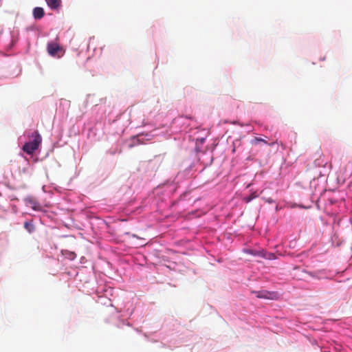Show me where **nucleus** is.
<instances>
[{
	"instance_id": "9d476101",
	"label": "nucleus",
	"mask_w": 352,
	"mask_h": 352,
	"mask_svg": "<svg viewBox=\"0 0 352 352\" xmlns=\"http://www.w3.org/2000/svg\"><path fill=\"white\" fill-rule=\"evenodd\" d=\"M256 197V195L254 193H253L250 196L245 197V200L246 202H250V201H252Z\"/></svg>"
},
{
	"instance_id": "7ed1b4c3",
	"label": "nucleus",
	"mask_w": 352,
	"mask_h": 352,
	"mask_svg": "<svg viewBox=\"0 0 352 352\" xmlns=\"http://www.w3.org/2000/svg\"><path fill=\"white\" fill-rule=\"evenodd\" d=\"M25 203L30 206L34 210H36L39 208L40 206L38 202L32 197H28L25 199Z\"/></svg>"
},
{
	"instance_id": "9b49d317",
	"label": "nucleus",
	"mask_w": 352,
	"mask_h": 352,
	"mask_svg": "<svg viewBox=\"0 0 352 352\" xmlns=\"http://www.w3.org/2000/svg\"><path fill=\"white\" fill-rule=\"evenodd\" d=\"M254 142H264L265 144H267V142L265 140H263L262 138H255Z\"/></svg>"
},
{
	"instance_id": "423d86ee",
	"label": "nucleus",
	"mask_w": 352,
	"mask_h": 352,
	"mask_svg": "<svg viewBox=\"0 0 352 352\" xmlns=\"http://www.w3.org/2000/svg\"><path fill=\"white\" fill-rule=\"evenodd\" d=\"M47 6L51 9H57L60 5V0H45Z\"/></svg>"
},
{
	"instance_id": "f257e3e1",
	"label": "nucleus",
	"mask_w": 352,
	"mask_h": 352,
	"mask_svg": "<svg viewBox=\"0 0 352 352\" xmlns=\"http://www.w3.org/2000/svg\"><path fill=\"white\" fill-rule=\"evenodd\" d=\"M32 138H33V140L26 142L23 146V151L28 155L33 154L38 148L42 142V138L37 131L32 133Z\"/></svg>"
},
{
	"instance_id": "ddd939ff",
	"label": "nucleus",
	"mask_w": 352,
	"mask_h": 352,
	"mask_svg": "<svg viewBox=\"0 0 352 352\" xmlns=\"http://www.w3.org/2000/svg\"><path fill=\"white\" fill-rule=\"evenodd\" d=\"M265 201L269 204H272L274 201L272 198L265 199Z\"/></svg>"
},
{
	"instance_id": "f03ea898",
	"label": "nucleus",
	"mask_w": 352,
	"mask_h": 352,
	"mask_svg": "<svg viewBox=\"0 0 352 352\" xmlns=\"http://www.w3.org/2000/svg\"><path fill=\"white\" fill-rule=\"evenodd\" d=\"M47 50L48 54L52 56L60 57L63 55L65 51L64 50L56 43H49L47 46Z\"/></svg>"
},
{
	"instance_id": "dca6fc26",
	"label": "nucleus",
	"mask_w": 352,
	"mask_h": 352,
	"mask_svg": "<svg viewBox=\"0 0 352 352\" xmlns=\"http://www.w3.org/2000/svg\"><path fill=\"white\" fill-rule=\"evenodd\" d=\"M232 152L234 153L235 152V147L233 148L232 149Z\"/></svg>"
},
{
	"instance_id": "4468645a",
	"label": "nucleus",
	"mask_w": 352,
	"mask_h": 352,
	"mask_svg": "<svg viewBox=\"0 0 352 352\" xmlns=\"http://www.w3.org/2000/svg\"><path fill=\"white\" fill-rule=\"evenodd\" d=\"M274 144H275V142H272V143H270V144H269L270 146H273Z\"/></svg>"
},
{
	"instance_id": "6e6552de",
	"label": "nucleus",
	"mask_w": 352,
	"mask_h": 352,
	"mask_svg": "<svg viewBox=\"0 0 352 352\" xmlns=\"http://www.w3.org/2000/svg\"><path fill=\"white\" fill-rule=\"evenodd\" d=\"M24 227L29 232H32L34 230L33 225L28 221L24 223Z\"/></svg>"
},
{
	"instance_id": "2eb2a0df",
	"label": "nucleus",
	"mask_w": 352,
	"mask_h": 352,
	"mask_svg": "<svg viewBox=\"0 0 352 352\" xmlns=\"http://www.w3.org/2000/svg\"><path fill=\"white\" fill-rule=\"evenodd\" d=\"M326 59L325 56H324L321 60H324Z\"/></svg>"
},
{
	"instance_id": "1a4fd4ad",
	"label": "nucleus",
	"mask_w": 352,
	"mask_h": 352,
	"mask_svg": "<svg viewBox=\"0 0 352 352\" xmlns=\"http://www.w3.org/2000/svg\"><path fill=\"white\" fill-rule=\"evenodd\" d=\"M65 255L71 260H73L76 258V254L72 252L66 251Z\"/></svg>"
},
{
	"instance_id": "39448f33",
	"label": "nucleus",
	"mask_w": 352,
	"mask_h": 352,
	"mask_svg": "<svg viewBox=\"0 0 352 352\" xmlns=\"http://www.w3.org/2000/svg\"><path fill=\"white\" fill-rule=\"evenodd\" d=\"M257 298H271L272 294L267 291L254 292Z\"/></svg>"
},
{
	"instance_id": "0eeeda50",
	"label": "nucleus",
	"mask_w": 352,
	"mask_h": 352,
	"mask_svg": "<svg viewBox=\"0 0 352 352\" xmlns=\"http://www.w3.org/2000/svg\"><path fill=\"white\" fill-rule=\"evenodd\" d=\"M258 254L265 258L270 259V260L276 258L275 254L273 253H263V252H260L258 253Z\"/></svg>"
},
{
	"instance_id": "20e7f679",
	"label": "nucleus",
	"mask_w": 352,
	"mask_h": 352,
	"mask_svg": "<svg viewBox=\"0 0 352 352\" xmlns=\"http://www.w3.org/2000/svg\"><path fill=\"white\" fill-rule=\"evenodd\" d=\"M33 16L35 19H41L44 16V10L41 7H36L33 10Z\"/></svg>"
},
{
	"instance_id": "f8f14e48",
	"label": "nucleus",
	"mask_w": 352,
	"mask_h": 352,
	"mask_svg": "<svg viewBox=\"0 0 352 352\" xmlns=\"http://www.w3.org/2000/svg\"><path fill=\"white\" fill-rule=\"evenodd\" d=\"M320 161V159H318L315 161V164L318 166H324V164H323L322 162H319Z\"/></svg>"
}]
</instances>
